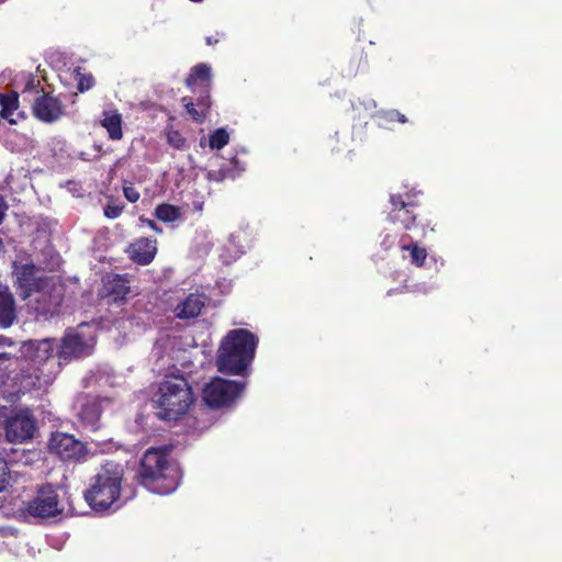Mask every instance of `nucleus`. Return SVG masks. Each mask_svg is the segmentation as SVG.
<instances>
[{
  "label": "nucleus",
  "instance_id": "1",
  "mask_svg": "<svg viewBox=\"0 0 562 562\" xmlns=\"http://www.w3.org/2000/svg\"><path fill=\"white\" fill-rule=\"evenodd\" d=\"M171 448L150 447L143 453L135 475L139 485L160 495L170 494L179 486L182 472L169 457Z\"/></svg>",
  "mask_w": 562,
  "mask_h": 562
},
{
  "label": "nucleus",
  "instance_id": "2",
  "mask_svg": "<svg viewBox=\"0 0 562 562\" xmlns=\"http://www.w3.org/2000/svg\"><path fill=\"white\" fill-rule=\"evenodd\" d=\"M258 342V337L248 329L229 330L217 349V370L226 375L247 376Z\"/></svg>",
  "mask_w": 562,
  "mask_h": 562
},
{
  "label": "nucleus",
  "instance_id": "3",
  "mask_svg": "<svg viewBox=\"0 0 562 562\" xmlns=\"http://www.w3.org/2000/svg\"><path fill=\"white\" fill-rule=\"evenodd\" d=\"M194 402L192 387L183 375H167L159 383L155 394V414L164 422L178 420L188 413Z\"/></svg>",
  "mask_w": 562,
  "mask_h": 562
},
{
  "label": "nucleus",
  "instance_id": "4",
  "mask_svg": "<svg viewBox=\"0 0 562 562\" xmlns=\"http://www.w3.org/2000/svg\"><path fill=\"white\" fill-rule=\"evenodd\" d=\"M124 479L123 467L108 461L90 479L83 493L85 501L94 510H105L120 499Z\"/></svg>",
  "mask_w": 562,
  "mask_h": 562
},
{
  "label": "nucleus",
  "instance_id": "5",
  "mask_svg": "<svg viewBox=\"0 0 562 562\" xmlns=\"http://www.w3.org/2000/svg\"><path fill=\"white\" fill-rule=\"evenodd\" d=\"M65 291V285L52 278L33 293L29 304L36 321H48L60 313Z\"/></svg>",
  "mask_w": 562,
  "mask_h": 562
},
{
  "label": "nucleus",
  "instance_id": "6",
  "mask_svg": "<svg viewBox=\"0 0 562 562\" xmlns=\"http://www.w3.org/2000/svg\"><path fill=\"white\" fill-rule=\"evenodd\" d=\"M390 203L392 207L389 212V218L392 223L400 224L405 231H412L420 225L424 235L427 231L434 232L431 221L417 222L420 214L416 212V209L419 203L414 200V195L411 193L391 194Z\"/></svg>",
  "mask_w": 562,
  "mask_h": 562
},
{
  "label": "nucleus",
  "instance_id": "7",
  "mask_svg": "<svg viewBox=\"0 0 562 562\" xmlns=\"http://www.w3.org/2000/svg\"><path fill=\"white\" fill-rule=\"evenodd\" d=\"M245 386V382L214 378L204 386L202 397L211 408L227 407L241 394Z\"/></svg>",
  "mask_w": 562,
  "mask_h": 562
},
{
  "label": "nucleus",
  "instance_id": "8",
  "mask_svg": "<svg viewBox=\"0 0 562 562\" xmlns=\"http://www.w3.org/2000/svg\"><path fill=\"white\" fill-rule=\"evenodd\" d=\"M24 510L35 518H52L61 514L59 497L53 484L41 485L35 496L25 503Z\"/></svg>",
  "mask_w": 562,
  "mask_h": 562
},
{
  "label": "nucleus",
  "instance_id": "9",
  "mask_svg": "<svg viewBox=\"0 0 562 562\" xmlns=\"http://www.w3.org/2000/svg\"><path fill=\"white\" fill-rule=\"evenodd\" d=\"M48 447L52 452L57 454L63 461L79 463L83 462L88 456L87 446L75 438V436L57 431L52 435Z\"/></svg>",
  "mask_w": 562,
  "mask_h": 562
},
{
  "label": "nucleus",
  "instance_id": "10",
  "mask_svg": "<svg viewBox=\"0 0 562 562\" xmlns=\"http://www.w3.org/2000/svg\"><path fill=\"white\" fill-rule=\"evenodd\" d=\"M31 111L37 121L46 124L59 121L66 112L63 101L52 92H42L35 95Z\"/></svg>",
  "mask_w": 562,
  "mask_h": 562
},
{
  "label": "nucleus",
  "instance_id": "11",
  "mask_svg": "<svg viewBox=\"0 0 562 562\" xmlns=\"http://www.w3.org/2000/svg\"><path fill=\"white\" fill-rule=\"evenodd\" d=\"M13 276L15 278L14 286L22 300L32 297L33 293L53 277H36V266L32 262L14 265Z\"/></svg>",
  "mask_w": 562,
  "mask_h": 562
},
{
  "label": "nucleus",
  "instance_id": "12",
  "mask_svg": "<svg viewBox=\"0 0 562 562\" xmlns=\"http://www.w3.org/2000/svg\"><path fill=\"white\" fill-rule=\"evenodd\" d=\"M35 418L24 412L16 413L5 422V436L10 442L21 443L33 438L36 430Z\"/></svg>",
  "mask_w": 562,
  "mask_h": 562
},
{
  "label": "nucleus",
  "instance_id": "13",
  "mask_svg": "<svg viewBox=\"0 0 562 562\" xmlns=\"http://www.w3.org/2000/svg\"><path fill=\"white\" fill-rule=\"evenodd\" d=\"M88 344L78 328H67L59 345H56V356L59 360L71 361L87 355Z\"/></svg>",
  "mask_w": 562,
  "mask_h": 562
},
{
  "label": "nucleus",
  "instance_id": "14",
  "mask_svg": "<svg viewBox=\"0 0 562 562\" xmlns=\"http://www.w3.org/2000/svg\"><path fill=\"white\" fill-rule=\"evenodd\" d=\"M56 350V340L46 338L42 340H30L23 344V356L30 361V366L38 371L50 359Z\"/></svg>",
  "mask_w": 562,
  "mask_h": 562
},
{
  "label": "nucleus",
  "instance_id": "15",
  "mask_svg": "<svg viewBox=\"0 0 562 562\" xmlns=\"http://www.w3.org/2000/svg\"><path fill=\"white\" fill-rule=\"evenodd\" d=\"M198 97H182L181 103L184 106L188 115L195 123H204L206 117L210 115L212 108V99L207 89H201Z\"/></svg>",
  "mask_w": 562,
  "mask_h": 562
},
{
  "label": "nucleus",
  "instance_id": "16",
  "mask_svg": "<svg viewBox=\"0 0 562 562\" xmlns=\"http://www.w3.org/2000/svg\"><path fill=\"white\" fill-rule=\"evenodd\" d=\"M157 252V240L151 237H139L133 240L126 248L128 258L139 265H149Z\"/></svg>",
  "mask_w": 562,
  "mask_h": 562
},
{
  "label": "nucleus",
  "instance_id": "17",
  "mask_svg": "<svg viewBox=\"0 0 562 562\" xmlns=\"http://www.w3.org/2000/svg\"><path fill=\"white\" fill-rule=\"evenodd\" d=\"M207 297L200 292L188 294L172 310L175 317L179 319H191L200 316L206 304Z\"/></svg>",
  "mask_w": 562,
  "mask_h": 562
},
{
  "label": "nucleus",
  "instance_id": "18",
  "mask_svg": "<svg viewBox=\"0 0 562 562\" xmlns=\"http://www.w3.org/2000/svg\"><path fill=\"white\" fill-rule=\"evenodd\" d=\"M186 86L196 93L201 89H207L211 94L212 69L205 63L193 66L184 80Z\"/></svg>",
  "mask_w": 562,
  "mask_h": 562
},
{
  "label": "nucleus",
  "instance_id": "19",
  "mask_svg": "<svg viewBox=\"0 0 562 562\" xmlns=\"http://www.w3.org/2000/svg\"><path fill=\"white\" fill-rule=\"evenodd\" d=\"M130 280L127 276L121 274H111L108 276L104 281V291L108 296L112 297V301L115 303L125 302L126 296L131 291L128 285Z\"/></svg>",
  "mask_w": 562,
  "mask_h": 562
},
{
  "label": "nucleus",
  "instance_id": "20",
  "mask_svg": "<svg viewBox=\"0 0 562 562\" xmlns=\"http://www.w3.org/2000/svg\"><path fill=\"white\" fill-rule=\"evenodd\" d=\"M16 318V306L9 288L0 289V327H10Z\"/></svg>",
  "mask_w": 562,
  "mask_h": 562
},
{
  "label": "nucleus",
  "instance_id": "21",
  "mask_svg": "<svg viewBox=\"0 0 562 562\" xmlns=\"http://www.w3.org/2000/svg\"><path fill=\"white\" fill-rule=\"evenodd\" d=\"M19 93L14 90L0 93V116L9 122V124H18L19 119H24L22 113L18 114V119L13 117L14 112L19 109Z\"/></svg>",
  "mask_w": 562,
  "mask_h": 562
},
{
  "label": "nucleus",
  "instance_id": "22",
  "mask_svg": "<svg viewBox=\"0 0 562 562\" xmlns=\"http://www.w3.org/2000/svg\"><path fill=\"white\" fill-rule=\"evenodd\" d=\"M100 125L108 132L111 140H121L123 138V120L122 114L117 110H105L102 113Z\"/></svg>",
  "mask_w": 562,
  "mask_h": 562
},
{
  "label": "nucleus",
  "instance_id": "23",
  "mask_svg": "<svg viewBox=\"0 0 562 562\" xmlns=\"http://www.w3.org/2000/svg\"><path fill=\"white\" fill-rule=\"evenodd\" d=\"M408 236H403L400 240V248L402 251H408L411 257V263L417 268H422L425 265L428 252L426 248L420 247L417 243H406Z\"/></svg>",
  "mask_w": 562,
  "mask_h": 562
},
{
  "label": "nucleus",
  "instance_id": "24",
  "mask_svg": "<svg viewBox=\"0 0 562 562\" xmlns=\"http://www.w3.org/2000/svg\"><path fill=\"white\" fill-rule=\"evenodd\" d=\"M154 215L164 223H173L181 217V209L173 204L160 203L156 206Z\"/></svg>",
  "mask_w": 562,
  "mask_h": 562
},
{
  "label": "nucleus",
  "instance_id": "25",
  "mask_svg": "<svg viewBox=\"0 0 562 562\" xmlns=\"http://www.w3.org/2000/svg\"><path fill=\"white\" fill-rule=\"evenodd\" d=\"M100 411L95 405H87L80 412V419L86 428L91 431L99 429Z\"/></svg>",
  "mask_w": 562,
  "mask_h": 562
},
{
  "label": "nucleus",
  "instance_id": "26",
  "mask_svg": "<svg viewBox=\"0 0 562 562\" xmlns=\"http://www.w3.org/2000/svg\"><path fill=\"white\" fill-rule=\"evenodd\" d=\"M246 161L240 160L238 156L232 157L227 167L220 170L221 179L238 177L246 169Z\"/></svg>",
  "mask_w": 562,
  "mask_h": 562
},
{
  "label": "nucleus",
  "instance_id": "27",
  "mask_svg": "<svg viewBox=\"0 0 562 562\" xmlns=\"http://www.w3.org/2000/svg\"><path fill=\"white\" fill-rule=\"evenodd\" d=\"M229 142V133L221 127L216 128L214 132H212L209 136V146L211 149H222L224 148Z\"/></svg>",
  "mask_w": 562,
  "mask_h": 562
},
{
  "label": "nucleus",
  "instance_id": "28",
  "mask_svg": "<svg viewBox=\"0 0 562 562\" xmlns=\"http://www.w3.org/2000/svg\"><path fill=\"white\" fill-rule=\"evenodd\" d=\"M166 137H167L168 145H170L172 148L178 149V150L186 149V147H187V139L181 134L180 131L173 130V128H169L167 131V133H166Z\"/></svg>",
  "mask_w": 562,
  "mask_h": 562
},
{
  "label": "nucleus",
  "instance_id": "29",
  "mask_svg": "<svg viewBox=\"0 0 562 562\" xmlns=\"http://www.w3.org/2000/svg\"><path fill=\"white\" fill-rule=\"evenodd\" d=\"M125 205L115 203L113 196H109V203L104 206L103 213L106 218L115 220L123 213Z\"/></svg>",
  "mask_w": 562,
  "mask_h": 562
},
{
  "label": "nucleus",
  "instance_id": "30",
  "mask_svg": "<svg viewBox=\"0 0 562 562\" xmlns=\"http://www.w3.org/2000/svg\"><path fill=\"white\" fill-rule=\"evenodd\" d=\"M94 77L91 74L77 72V89L79 92H86L94 86Z\"/></svg>",
  "mask_w": 562,
  "mask_h": 562
},
{
  "label": "nucleus",
  "instance_id": "31",
  "mask_svg": "<svg viewBox=\"0 0 562 562\" xmlns=\"http://www.w3.org/2000/svg\"><path fill=\"white\" fill-rule=\"evenodd\" d=\"M32 91L35 93V95H38L42 92H46L44 90V88L42 87L40 80L36 77H34L33 75H31L29 77L27 81L25 82L23 93L32 92Z\"/></svg>",
  "mask_w": 562,
  "mask_h": 562
},
{
  "label": "nucleus",
  "instance_id": "32",
  "mask_svg": "<svg viewBox=\"0 0 562 562\" xmlns=\"http://www.w3.org/2000/svg\"><path fill=\"white\" fill-rule=\"evenodd\" d=\"M10 480V471L4 458L0 457V492L5 490Z\"/></svg>",
  "mask_w": 562,
  "mask_h": 562
},
{
  "label": "nucleus",
  "instance_id": "33",
  "mask_svg": "<svg viewBox=\"0 0 562 562\" xmlns=\"http://www.w3.org/2000/svg\"><path fill=\"white\" fill-rule=\"evenodd\" d=\"M383 117L387 122H400L402 124L407 122V117L397 110H389L383 113Z\"/></svg>",
  "mask_w": 562,
  "mask_h": 562
},
{
  "label": "nucleus",
  "instance_id": "34",
  "mask_svg": "<svg viewBox=\"0 0 562 562\" xmlns=\"http://www.w3.org/2000/svg\"><path fill=\"white\" fill-rule=\"evenodd\" d=\"M123 194H124V198L131 202V203H135L139 200L140 198V194L139 192L137 191V189L135 187H133L132 184L130 186H123Z\"/></svg>",
  "mask_w": 562,
  "mask_h": 562
},
{
  "label": "nucleus",
  "instance_id": "35",
  "mask_svg": "<svg viewBox=\"0 0 562 562\" xmlns=\"http://www.w3.org/2000/svg\"><path fill=\"white\" fill-rule=\"evenodd\" d=\"M139 221L145 223L150 229L155 231L156 233H162V229L153 221L149 218H145L144 216L139 217Z\"/></svg>",
  "mask_w": 562,
  "mask_h": 562
},
{
  "label": "nucleus",
  "instance_id": "36",
  "mask_svg": "<svg viewBox=\"0 0 562 562\" xmlns=\"http://www.w3.org/2000/svg\"><path fill=\"white\" fill-rule=\"evenodd\" d=\"M7 210H8V205H7L5 201L3 200V198L0 195V225L2 224V222L4 220Z\"/></svg>",
  "mask_w": 562,
  "mask_h": 562
},
{
  "label": "nucleus",
  "instance_id": "37",
  "mask_svg": "<svg viewBox=\"0 0 562 562\" xmlns=\"http://www.w3.org/2000/svg\"><path fill=\"white\" fill-rule=\"evenodd\" d=\"M14 342L11 338L0 335V346H13Z\"/></svg>",
  "mask_w": 562,
  "mask_h": 562
},
{
  "label": "nucleus",
  "instance_id": "38",
  "mask_svg": "<svg viewBox=\"0 0 562 562\" xmlns=\"http://www.w3.org/2000/svg\"><path fill=\"white\" fill-rule=\"evenodd\" d=\"M205 42L207 45H215L218 43V38L214 37V36H207L205 38Z\"/></svg>",
  "mask_w": 562,
  "mask_h": 562
},
{
  "label": "nucleus",
  "instance_id": "39",
  "mask_svg": "<svg viewBox=\"0 0 562 562\" xmlns=\"http://www.w3.org/2000/svg\"><path fill=\"white\" fill-rule=\"evenodd\" d=\"M12 358V355L9 352H0V361L10 360Z\"/></svg>",
  "mask_w": 562,
  "mask_h": 562
}]
</instances>
